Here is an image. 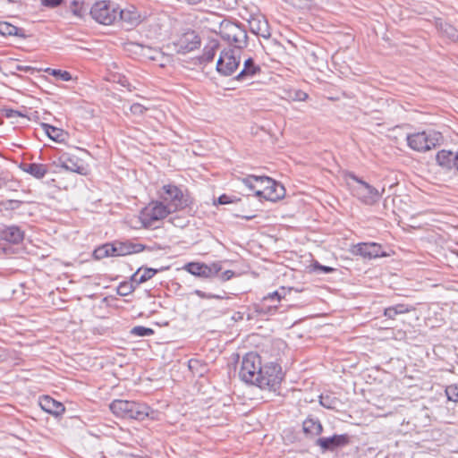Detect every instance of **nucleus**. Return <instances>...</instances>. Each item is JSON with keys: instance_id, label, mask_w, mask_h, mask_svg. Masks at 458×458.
Returning a JSON list of instances; mask_svg holds the SVG:
<instances>
[{"instance_id": "f257e3e1", "label": "nucleus", "mask_w": 458, "mask_h": 458, "mask_svg": "<svg viewBox=\"0 0 458 458\" xmlns=\"http://www.w3.org/2000/svg\"><path fill=\"white\" fill-rule=\"evenodd\" d=\"M300 291L293 287L281 286L277 290L267 293L259 302L253 303L249 310L252 311L247 314V319L251 320L255 317L274 316L282 313L293 304V295Z\"/></svg>"}, {"instance_id": "f03ea898", "label": "nucleus", "mask_w": 458, "mask_h": 458, "mask_svg": "<svg viewBox=\"0 0 458 458\" xmlns=\"http://www.w3.org/2000/svg\"><path fill=\"white\" fill-rule=\"evenodd\" d=\"M110 411L118 418L144 420L153 419L154 411L146 403L129 400H114L109 404Z\"/></svg>"}, {"instance_id": "7ed1b4c3", "label": "nucleus", "mask_w": 458, "mask_h": 458, "mask_svg": "<svg viewBox=\"0 0 458 458\" xmlns=\"http://www.w3.org/2000/svg\"><path fill=\"white\" fill-rule=\"evenodd\" d=\"M347 177L354 182L353 184L349 183L352 195L364 205L374 206L380 200L385 192L384 187L381 191H378L352 172L347 174Z\"/></svg>"}, {"instance_id": "20e7f679", "label": "nucleus", "mask_w": 458, "mask_h": 458, "mask_svg": "<svg viewBox=\"0 0 458 458\" xmlns=\"http://www.w3.org/2000/svg\"><path fill=\"white\" fill-rule=\"evenodd\" d=\"M221 38L233 46V49L242 50L248 46V34L246 26L239 21L224 20L219 25Z\"/></svg>"}, {"instance_id": "39448f33", "label": "nucleus", "mask_w": 458, "mask_h": 458, "mask_svg": "<svg viewBox=\"0 0 458 458\" xmlns=\"http://www.w3.org/2000/svg\"><path fill=\"white\" fill-rule=\"evenodd\" d=\"M159 199L165 203L172 213L182 210L190 207L192 203L189 194L183 191L174 184H165L157 192Z\"/></svg>"}, {"instance_id": "423d86ee", "label": "nucleus", "mask_w": 458, "mask_h": 458, "mask_svg": "<svg viewBox=\"0 0 458 458\" xmlns=\"http://www.w3.org/2000/svg\"><path fill=\"white\" fill-rule=\"evenodd\" d=\"M408 146L418 152H426L443 143L444 138L441 132L436 131H423L406 137Z\"/></svg>"}, {"instance_id": "0eeeda50", "label": "nucleus", "mask_w": 458, "mask_h": 458, "mask_svg": "<svg viewBox=\"0 0 458 458\" xmlns=\"http://www.w3.org/2000/svg\"><path fill=\"white\" fill-rule=\"evenodd\" d=\"M118 4L110 0L98 1L89 8L91 18L99 24L112 25L118 20Z\"/></svg>"}, {"instance_id": "6e6552de", "label": "nucleus", "mask_w": 458, "mask_h": 458, "mask_svg": "<svg viewBox=\"0 0 458 458\" xmlns=\"http://www.w3.org/2000/svg\"><path fill=\"white\" fill-rule=\"evenodd\" d=\"M261 366V357L258 353L253 352L246 353L239 370L240 378L247 384L254 385L255 381H258Z\"/></svg>"}, {"instance_id": "1a4fd4ad", "label": "nucleus", "mask_w": 458, "mask_h": 458, "mask_svg": "<svg viewBox=\"0 0 458 458\" xmlns=\"http://www.w3.org/2000/svg\"><path fill=\"white\" fill-rule=\"evenodd\" d=\"M171 213L172 211L160 199L152 200L140 211V219L144 227L149 228Z\"/></svg>"}, {"instance_id": "9d476101", "label": "nucleus", "mask_w": 458, "mask_h": 458, "mask_svg": "<svg viewBox=\"0 0 458 458\" xmlns=\"http://www.w3.org/2000/svg\"><path fill=\"white\" fill-rule=\"evenodd\" d=\"M283 377L281 366L276 362H268L261 366L258 381L254 385L260 388H275L280 385Z\"/></svg>"}, {"instance_id": "9b49d317", "label": "nucleus", "mask_w": 458, "mask_h": 458, "mask_svg": "<svg viewBox=\"0 0 458 458\" xmlns=\"http://www.w3.org/2000/svg\"><path fill=\"white\" fill-rule=\"evenodd\" d=\"M241 50L229 48L221 52L216 63V71L223 76H231L241 63Z\"/></svg>"}, {"instance_id": "f8f14e48", "label": "nucleus", "mask_w": 458, "mask_h": 458, "mask_svg": "<svg viewBox=\"0 0 458 458\" xmlns=\"http://www.w3.org/2000/svg\"><path fill=\"white\" fill-rule=\"evenodd\" d=\"M265 187L262 191H256V197L266 200L276 202L283 199L285 195V189L283 184L272 178H264Z\"/></svg>"}, {"instance_id": "ddd939ff", "label": "nucleus", "mask_w": 458, "mask_h": 458, "mask_svg": "<svg viewBox=\"0 0 458 458\" xmlns=\"http://www.w3.org/2000/svg\"><path fill=\"white\" fill-rule=\"evenodd\" d=\"M351 437L348 434H335L328 437H318L315 444L320 447L321 452H334L339 448L348 445Z\"/></svg>"}, {"instance_id": "4468645a", "label": "nucleus", "mask_w": 458, "mask_h": 458, "mask_svg": "<svg viewBox=\"0 0 458 458\" xmlns=\"http://www.w3.org/2000/svg\"><path fill=\"white\" fill-rule=\"evenodd\" d=\"M174 46L179 54H186L199 47L200 38L194 30H188L178 38Z\"/></svg>"}, {"instance_id": "2eb2a0df", "label": "nucleus", "mask_w": 458, "mask_h": 458, "mask_svg": "<svg viewBox=\"0 0 458 458\" xmlns=\"http://www.w3.org/2000/svg\"><path fill=\"white\" fill-rule=\"evenodd\" d=\"M59 167L68 172L76 173L81 175L87 174V166L84 165L83 161L76 156L64 153L58 158Z\"/></svg>"}, {"instance_id": "dca6fc26", "label": "nucleus", "mask_w": 458, "mask_h": 458, "mask_svg": "<svg viewBox=\"0 0 458 458\" xmlns=\"http://www.w3.org/2000/svg\"><path fill=\"white\" fill-rule=\"evenodd\" d=\"M354 253L364 259H372L387 256L382 245L377 242H360L354 246Z\"/></svg>"}, {"instance_id": "f3484780", "label": "nucleus", "mask_w": 458, "mask_h": 458, "mask_svg": "<svg viewBox=\"0 0 458 458\" xmlns=\"http://www.w3.org/2000/svg\"><path fill=\"white\" fill-rule=\"evenodd\" d=\"M260 73V66L256 64L253 58L249 57L244 60L242 69L233 80L242 83H250V81Z\"/></svg>"}, {"instance_id": "a211bd4d", "label": "nucleus", "mask_w": 458, "mask_h": 458, "mask_svg": "<svg viewBox=\"0 0 458 458\" xmlns=\"http://www.w3.org/2000/svg\"><path fill=\"white\" fill-rule=\"evenodd\" d=\"M117 13L118 20L130 28L138 26L146 18V15H142L135 6H130L123 10L118 7Z\"/></svg>"}, {"instance_id": "6ab92c4d", "label": "nucleus", "mask_w": 458, "mask_h": 458, "mask_svg": "<svg viewBox=\"0 0 458 458\" xmlns=\"http://www.w3.org/2000/svg\"><path fill=\"white\" fill-rule=\"evenodd\" d=\"M25 236L24 231L16 225L0 227V240L11 244L21 243Z\"/></svg>"}, {"instance_id": "aec40b11", "label": "nucleus", "mask_w": 458, "mask_h": 458, "mask_svg": "<svg viewBox=\"0 0 458 458\" xmlns=\"http://www.w3.org/2000/svg\"><path fill=\"white\" fill-rule=\"evenodd\" d=\"M114 257L126 256L136 254L143 251L145 244L135 243L130 241L125 242H114Z\"/></svg>"}, {"instance_id": "412c9836", "label": "nucleus", "mask_w": 458, "mask_h": 458, "mask_svg": "<svg viewBox=\"0 0 458 458\" xmlns=\"http://www.w3.org/2000/svg\"><path fill=\"white\" fill-rule=\"evenodd\" d=\"M38 403H39L40 408L44 411H46L55 417L61 416L65 411V407L62 403L55 401L54 398L50 397L49 395H44V396L40 397Z\"/></svg>"}, {"instance_id": "4be33fe9", "label": "nucleus", "mask_w": 458, "mask_h": 458, "mask_svg": "<svg viewBox=\"0 0 458 458\" xmlns=\"http://www.w3.org/2000/svg\"><path fill=\"white\" fill-rule=\"evenodd\" d=\"M250 31L256 36L268 38L271 36L267 21L264 17H251L249 20Z\"/></svg>"}, {"instance_id": "5701e85b", "label": "nucleus", "mask_w": 458, "mask_h": 458, "mask_svg": "<svg viewBox=\"0 0 458 458\" xmlns=\"http://www.w3.org/2000/svg\"><path fill=\"white\" fill-rule=\"evenodd\" d=\"M302 429L307 437H316L322 434L323 426L318 419L307 417L302 422Z\"/></svg>"}, {"instance_id": "b1692460", "label": "nucleus", "mask_w": 458, "mask_h": 458, "mask_svg": "<svg viewBox=\"0 0 458 458\" xmlns=\"http://www.w3.org/2000/svg\"><path fill=\"white\" fill-rule=\"evenodd\" d=\"M165 268L156 269L152 267H139L136 272L131 276V282L135 283L136 286L151 279L157 273L163 271Z\"/></svg>"}, {"instance_id": "393cba45", "label": "nucleus", "mask_w": 458, "mask_h": 458, "mask_svg": "<svg viewBox=\"0 0 458 458\" xmlns=\"http://www.w3.org/2000/svg\"><path fill=\"white\" fill-rule=\"evenodd\" d=\"M435 26L437 30L448 39L453 42L458 43V30L452 24L445 21L441 18H437L435 21Z\"/></svg>"}, {"instance_id": "a878e982", "label": "nucleus", "mask_w": 458, "mask_h": 458, "mask_svg": "<svg viewBox=\"0 0 458 458\" xmlns=\"http://www.w3.org/2000/svg\"><path fill=\"white\" fill-rule=\"evenodd\" d=\"M20 168L36 179L44 178L48 172L46 165L38 163H21Z\"/></svg>"}, {"instance_id": "bb28decb", "label": "nucleus", "mask_w": 458, "mask_h": 458, "mask_svg": "<svg viewBox=\"0 0 458 458\" xmlns=\"http://www.w3.org/2000/svg\"><path fill=\"white\" fill-rule=\"evenodd\" d=\"M183 268L192 276L203 278L210 277V268L208 267V265L205 263L189 262Z\"/></svg>"}, {"instance_id": "cd10ccee", "label": "nucleus", "mask_w": 458, "mask_h": 458, "mask_svg": "<svg viewBox=\"0 0 458 458\" xmlns=\"http://www.w3.org/2000/svg\"><path fill=\"white\" fill-rule=\"evenodd\" d=\"M76 17L83 19L88 13L89 5L84 0H65L64 4Z\"/></svg>"}, {"instance_id": "c85d7f7f", "label": "nucleus", "mask_w": 458, "mask_h": 458, "mask_svg": "<svg viewBox=\"0 0 458 458\" xmlns=\"http://www.w3.org/2000/svg\"><path fill=\"white\" fill-rule=\"evenodd\" d=\"M414 310V307L411 305L398 303L386 308L384 310V316L389 319H395L396 316L409 313Z\"/></svg>"}, {"instance_id": "c756f323", "label": "nucleus", "mask_w": 458, "mask_h": 458, "mask_svg": "<svg viewBox=\"0 0 458 458\" xmlns=\"http://www.w3.org/2000/svg\"><path fill=\"white\" fill-rule=\"evenodd\" d=\"M264 178H269L268 176H258V175H248L242 179V182L245 186H247L250 190L254 191V195L256 196V191H262V188L265 187V182H262Z\"/></svg>"}, {"instance_id": "7c9ffc66", "label": "nucleus", "mask_w": 458, "mask_h": 458, "mask_svg": "<svg viewBox=\"0 0 458 458\" xmlns=\"http://www.w3.org/2000/svg\"><path fill=\"white\" fill-rule=\"evenodd\" d=\"M454 152L450 150L442 149L437 153L436 160L438 165L441 167L452 170L454 163Z\"/></svg>"}, {"instance_id": "2f4dec72", "label": "nucleus", "mask_w": 458, "mask_h": 458, "mask_svg": "<svg viewBox=\"0 0 458 458\" xmlns=\"http://www.w3.org/2000/svg\"><path fill=\"white\" fill-rule=\"evenodd\" d=\"M219 47V43L216 40H210L203 48L202 55L199 56L200 64H207L211 62L216 52Z\"/></svg>"}, {"instance_id": "473e14b6", "label": "nucleus", "mask_w": 458, "mask_h": 458, "mask_svg": "<svg viewBox=\"0 0 458 458\" xmlns=\"http://www.w3.org/2000/svg\"><path fill=\"white\" fill-rule=\"evenodd\" d=\"M0 33L3 36H16L21 38H26L24 30L18 28L7 21H0Z\"/></svg>"}, {"instance_id": "72a5a7b5", "label": "nucleus", "mask_w": 458, "mask_h": 458, "mask_svg": "<svg viewBox=\"0 0 458 458\" xmlns=\"http://www.w3.org/2000/svg\"><path fill=\"white\" fill-rule=\"evenodd\" d=\"M42 128L44 129L47 135L55 142H63L64 140V135L66 134L64 130L50 125L48 123H42Z\"/></svg>"}, {"instance_id": "f704fd0d", "label": "nucleus", "mask_w": 458, "mask_h": 458, "mask_svg": "<svg viewBox=\"0 0 458 458\" xmlns=\"http://www.w3.org/2000/svg\"><path fill=\"white\" fill-rule=\"evenodd\" d=\"M95 259H102L107 257H114V245L112 243H105L93 251Z\"/></svg>"}, {"instance_id": "c9c22d12", "label": "nucleus", "mask_w": 458, "mask_h": 458, "mask_svg": "<svg viewBox=\"0 0 458 458\" xmlns=\"http://www.w3.org/2000/svg\"><path fill=\"white\" fill-rule=\"evenodd\" d=\"M319 403L329 410H334L338 403V399L330 394H321L319 396Z\"/></svg>"}, {"instance_id": "e433bc0d", "label": "nucleus", "mask_w": 458, "mask_h": 458, "mask_svg": "<svg viewBox=\"0 0 458 458\" xmlns=\"http://www.w3.org/2000/svg\"><path fill=\"white\" fill-rule=\"evenodd\" d=\"M188 367L191 372L199 374V376L204 373L206 369V365L198 359H191L188 361Z\"/></svg>"}, {"instance_id": "4c0bfd02", "label": "nucleus", "mask_w": 458, "mask_h": 458, "mask_svg": "<svg viewBox=\"0 0 458 458\" xmlns=\"http://www.w3.org/2000/svg\"><path fill=\"white\" fill-rule=\"evenodd\" d=\"M136 287L135 283L131 282L130 279V282H123L119 284L117 293L121 296H127L131 293Z\"/></svg>"}, {"instance_id": "58836bf2", "label": "nucleus", "mask_w": 458, "mask_h": 458, "mask_svg": "<svg viewBox=\"0 0 458 458\" xmlns=\"http://www.w3.org/2000/svg\"><path fill=\"white\" fill-rule=\"evenodd\" d=\"M46 72L48 74H50V75H52V76H54V77H55L57 79H59V80H61L63 81H69L72 80V75L67 71H62V70H57V69L47 68L46 70Z\"/></svg>"}, {"instance_id": "ea45409f", "label": "nucleus", "mask_w": 458, "mask_h": 458, "mask_svg": "<svg viewBox=\"0 0 458 458\" xmlns=\"http://www.w3.org/2000/svg\"><path fill=\"white\" fill-rule=\"evenodd\" d=\"M154 333L155 331L152 328L143 326H136L131 329V335L135 336H150Z\"/></svg>"}, {"instance_id": "a19ab883", "label": "nucleus", "mask_w": 458, "mask_h": 458, "mask_svg": "<svg viewBox=\"0 0 458 458\" xmlns=\"http://www.w3.org/2000/svg\"><path fill=\"white\" fill-rule=\"evenodd\" d=\"M445 394L449 401L458 402V385H452L445 388Z\"/></svg>"}, {"instance_id": "79ce46f5", "label": "nucleus", "mask_w": 458, "mask_h": 458, "mask_svg": "<svg viewBox=\"0 0 458 458\" xmlns=\"http://www.w3.org/2000/svg\"><path fill=\"white\" fill-rule=\"evenodd\" d=\"M146 110H147V108L140 103H134L130 107L131 113L134 115H139V116L144 114Z\"/></svg>"}, {"instance_id": "37998d69", "label": "nucleus", "mask_w": 458, "mask_h": 458, "mask_svg": "<svg viewBox=\"0 0 458 458\" xmlns=\"http://www.w3.org/2000/svg\"><path fill=\"white\" fill-rule=\"evenodd\" d=\"M313 267H314V270L318 271L319 273H322V274H329L335 270L334 267L321 265L318 261H315L313 263Z\"/></svg>"}, {"instance_id": "c03bdc74", "label": "nucleus", "mask_w": 458, "mask_h": 458, "mask_svg": "<svg viewBox=\"0 0 458 458\" xmlns=\"http://www.w3.org/2000/svg\"><path fill=\"white\" fill-rule=\"evenodd\" d=\"M23 202L21 200L17 199H8L5 202V209L7 210H15L18 209Z\"/></svg>"}, {"instance_id": "a18cd8bd", "label": "nucleus", "mask_w": 458, "mask_h": 458, "mask_svg": "<svg viewBox=\"0 0 458 458\" xmlns=\"http://www.w3.org/2000/svg\"><path fill=\"white\" fill-rule=\"evenodd\" d=\"M65 0H41V4L49 8H55L62 4H64Z\"/></svg>"}, {"instance_id": "49530a36", "label": "nucleus", "mask_w": 458, "mask_h": 458, "mask_svg": "<svg viewBox=\"0 0 458 458\" xmlns=\"http://www.w3.org/2000/svg\"><path fill=\"white\" fill-rule=\"evenodd\" d=\"M210 268V277L216 276L222 269V266L218 262H214L211 265H208Z\"/></svg>"}, {"instance_id": "de8ad7c7", "label": "nucleus", "mask_w": 458, "mask_h": 458, "mask_svg": "<svg viewBox=\"0 0 458 458\" xmlns=\"http://www.w3.org/2000/svg\"><path fill=\"white\" fill-rule=\"evenodd\" d=\"M234 275L235 273L233 270H225L221 274L220 277L223 281H228L233 278Z\"/></svg>"}, {"instance_id": "09e8293b", "label": "nucleus", "mask_w": 458, "mask_h": 458, "mask_svg": "<svg viewBox=\"0 0 458 458\" xmlns=\"http://www.w3.org/2000/svg\"><path fill=\"white\" fill-rule=\"evenodd\" d=\"M194 294H196L197 296H199L201 299H212L213 298L212 293H207L201 290H195Z\"/></svg>"}, {"instance_id": "8fccbe9b", "label": "nucleus", "mask_w": 458, "mask_h": 458, "mask_svg": "<svg viewBox=\"0 0 458 458\" xmlns=\"http://www.w3.org/2000/svg\"><path fill=\"white\" fill-rule=\"evenodd\" d=\"M15 69H16V71L25 72H34V68H32L31 66H28V65L17 64Z\"/></svg>"}, {"instance_id": "3c124183", "label": "nucleus", "mask_w": 458, "mask_h": 458, "mask_svg": "<svg viewBox=\"0 0 458 458\" xmlns=\"http://www.w3.org/2000/svg\"><path fill=\"white\" fill-rule=\"evenodd\" d=\"M165 248L161 247L160 245L158 244H154V245H145V249H143V251L144 250H147V251H150V252H153V251H156V250H164Z\"/></svg>"}, {"instance_id": "603ef678", "label": "nucleus", "mask_w": 458, "mask_h": 458, "mask_svg": "<svg viewBox=\"0 0 458 458\" xmlns=\"http://www.w3.org/2000/svg\"><path fill=\"white\" fill-rule=\"evenodd\" d=\"M230 202H231L230 197L227 196L226 194H222L217 199V203L220 205L228 204Z\"/></svg>"}, {"instance_id": "864d4df0", "label": "nucleus", "mask_w": 458, "mask_h": 458, "mask_svg": "<svg viewBox=\"0 0 458 458\" xmlns=\"http://www.w3.org/2000/svg\"><path fill=\"white\" fill-rule=\"evenodd\" d=\"M5 114L8 118L22 116V114L19 111L13 109H7Z\"/></svg>"}, {"instance_id": "5fc2aeb1", "label": "nucleus", "mask_w": 458, "mask_h": 458, "mask_svg": "<svg viewBox=\"0 0 458 458\" xmlns=\"http://www.w3.org/2000/svg\"><path fill=\"white\" fill-rule=\"evenodd\" d=\"M295 98H296V99H298L300 101H305L308 99L309 95L306 92L298 91V92H296Z\"/></svg>"}, {"instance_id": "6e6d98bb", "label": "nucleus", "mask_w": 458, "mask_h": 458, "mask_svg": "<svg viewBox=\"0 0 458 458\" xmlns=\"http://www.w3.org/2000/svg\"><path fill=\"white\" fill-rule=\"evenodd\" d=\"M453 169H455L458 172V148L457 151L454 152Z\"/></svg>"}, {"instance_id": "4d7b16f0", "label": "nucleus", "mask_w": 458, "mask_h": 458, "mask_svg": "<svg viewBox=\"0 0 458 458\" xmlns=\"http://www.w3.org/2000/svg\"><path fill=\"white\" fill-rule=\"evenodd\" d=\"M5 182H6V181H5V178H4V172L0 170V189H1L4 185H5Z\"/></svg>"}, {"instance_id": "13d9d810", "label": "nucleus", "mask_w": 458, "mask_h": 458, "mask_svg": "<svg viewBox=\"0 0 458 458\" xmlns=\"http://www.w3.org/2000/svg\"><path fill=\"white\" fill-rule=\"evenodd\" d=\"M242 318H243V316H242V313H241V312H236L233 316V319H234L235 321L242 319Z\"/></svg>"}, {"instance_id": "bf43d9fd", "label": "nucleus", "mask_w": 458, "mask_h": 458, "mask_svg": "<svg viewBox=\"0 0 458 458\" xmlns=\"http://www.w3.org/2000/svg\"><path fill=\"white\" fill-rule=\"evenodd\" d=\"M203 0H185L189 4H198L201 3Z\"/></svg>"}, {"instance_id": "052dcab7", "label": "nucleus", "mask_w": 458, "mask_h": 458, "mask_svg": "<svg viewBox=\"0 0 458 458\" xmlns=\"http://www.w3.org/2000/svg\"><path fill=\"white\" fill-rule=\"evenodd\" d=\"M256 216L255 215H250V216H242L245 220L247 221H250L251 219H253Z\"/></svg>"}, {"instance_id": "680f3d73", "label": "nucleus", "mask_w": 458, "mask_h": 458, "mask_svg": "<svg viewBox=\"0 0 458 458\" xmlns=\"http://www.w3.org/2000/svg\"><path fill=\"white\" fill-rule=\"evenodd\" d=\"M224 296L222 295H218V294H213V298L212 299H223Z\"/></svg>"}]
</instances>
